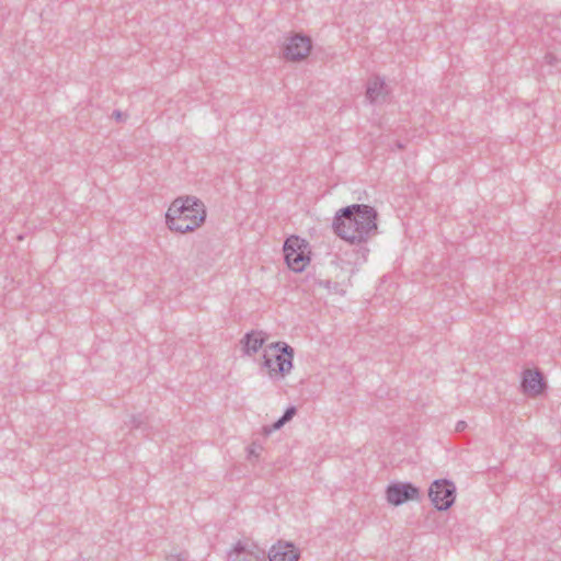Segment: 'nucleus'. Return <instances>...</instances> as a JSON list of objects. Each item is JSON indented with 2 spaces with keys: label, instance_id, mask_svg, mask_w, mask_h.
<instances>
[{
  "label": "nucleus",
  "instance_id": "obj_1",
  "mask_svg": "<svg viewBox=\"0 0 561 561\" xmlns=\"http://www.w3.org/2000/svg\"><path fill=\"white\" fill-rule=\"evenodd\" d=\"M378 211L366 204L339 209L333 218L334 233L351 244H364L378 233Z\"/></svg>",
  "mask_w": 561,
  "mask_h": 561
},
{
  "label": "nucleus",
  "instance_id": "obj_2",
  "mask_svg": "<svg viewBox=\"0 0 561 561\" xmlns=\"http://www.w3.org/2000/svg\"><path fill=\"white\" fill-rule=\"evenodd\" d=\"M205 205L195 196L175 198L165 213L168 228L180 233L194 231L205 222Z\"/></svg>",
  "mask_w": 561,
  "mask_h": 561
},
{
  "label": "nucleus",
  "instance_id": "obj_3",
  "mask_svg": "<svg viewBox=\"0 0 561 561\" xmlns=\"http://www.w3.org/2000/svg\"><path fill=\"white\" fill-rule=\"evenodd\" d=\"M294 348L286 342H273L264 351L261 370L272 380H280L293 369Z\"/></svg>",
  "mask_w": 561,
  "mask_h": 561
},
{
  "label": "nucleus",
  "instance_id": "obj_4",
  "mask_svg": "<svg viewBox=\"0 0 561 561\" xmlns=\"http://www.w3.org/2000/svg\"><path fill=\"white\" fill-rule=\"evenodd\" d=\"M309 244L298 236L286 239L283 252L287 266L295 273L302 272L310 262Z\"/></svg>",
  "mask_w": 561,
  "mask_h": 561
},
{
  "label": "nucleus",
  "instance_id": "obj_5",
  "mask_svg": "<svg viewBox=\"0 0 561 561\" xmlns=\"http://www.w3.org/2000/svg\"><path fill=\"white\" fill-rule=\"evenodd\" d=\"M428 497L438 511H447L456 500V486L447 479L435 480L428 489Z\"/></svg>",
  "mask_w": 561,
  "mask_h": 561
},
{
  "label": "nucleus",
  "instance_id": "obj_6",
  "mask_svg": "<svg viewBox=\"0 0 561 561\" xmlns=\"http://www.w3.org/2000/svg\"><path fill=\"white\" fill-rule=\"evenodd\" d=\"M227 561H266V552L254 541L243 539L228 551Z\"/></svg>",
  "mask_w": 561,
  "mask_h": 561
},
{
  "label": "nucleus",
  "instance_id": "obj_7",
  "mask_svg": "<svg viewBox=\"0 0 561 561\" xmlns=\"http://www.w3.org/2000/svg\"><path fill=\"white\" fill-rule=\"evenodd\" d=\"M387 501L399 506L411 500H419L420 490L411 482H392L386 489Z\"/></svg>",
  "mask_w": 561,
  "mask_h": 561
},
{
  "label": "nucleus",
  "instance_id": "obj_8",
  "mask_svg": "<svg viewBox=\"0 0 561 561\" xmlns=\"http://www.w3.org/2000/svg\"><path fill=\"white\" fill-rule=\"evenodd\" d=\"M311 50V41L305 35L291 36L284 48V56L291 61L305 59Z\"/></svg>",
  "mask_w": 561,
  "mask_h": 561
},
{
  "label": "nucleus",
  "instance_id": "obj_9",
  "mask_svg": "<svg viewBox=\"0 0 561 561\" xmlns=\"http://www.w3.org/2000/svg\"><path fill=\"white\" fill-rule=\"evenodd\" d=\"M546 380L539 369H525L523 373L522 388L524 393L539 396L546 390Z\"/></svg>",
  "mask_w": 561,
  "mask_h": 561
},
{
  "label": "nucleus",
  "instance_id": "obj_10",
  "mask_svg": "<svg viewBox=\"0 0 561 561\" xmlns=\"http://www.w3.org/2000/svg\"><path fill=\"white\" fill-rule=\"evenodd\" d=\"M267 339L263 331H250L244 334L240 343L244 355L252 356L257 353Z\"/></svg>",
  "mask_w": 561,
  "mask_h": 561
},
{
  "label": "nucleus",
  "instance_id": "obj_11",
  "mask_svg": "<svg viewBox=\"0 0 561 561\" xmlns=\"http://www.w3.org/2000/svg\"><path fill=\"white\" fill-rule=\"evenodd\" d=\"M299 558V552L296 550L293 543L278 542L273 546L268 552L270 561H297Z\"/></svg>",
  "mask_w": 561,
  "mask_h": 561
},
{
  "label": "nucleus",
  "instance_id": "obj_12",
  "mask_svg": "<svg viewBox=\"0 0 561 561\" xmlns=\"http://www.w3.org/2000/svg\"><path fill=\"white\" fill-rule=\"evenodd\" d=\"M383 90L385 81L379 77H375L367 82L366 98L370 103H376L382 96Z\"/></svg>",
  "mask_w": 561,
  "mask_h": 561
},
{
  "label": "nucleus",
  "instance_id": "obj_13",
  "mask_svg": "<svg viewBox=\"0 0 561 561\" xmlns=\"http://www.w3.org/2000/svg\"><path fill=\"white\" fill-rule=\"evenodd\" d=\"M147 417L144 414L131 415L129 424L131 428L139 430L146 425Z\"/></svg>",
  "mask_w": 561,
  "mask_h": 561
},
{
  "label": "nucleus",
  "instance_id": "obj_14",
  "mask_svg": "<svg viewBox=\"0 0 561 561\" xmlns=\"http://www.w3.org/2000/svg\"><path fill=\"white\" fill-rule=\"evenodd\" d=\"M262 449H263V448H262V446H261V445H259V444H256V443H252V444L247 448V450H248V458H249L250 460H252V459H257Z\"/></svg>",
  "mask_w": 561,
  "mask_h": 561
},
{
  "label": "nucleus",
  "instance_id": "obj_15",
  "mask_svg": "<svg viewBox=\"0 0 561 561\" xmlns=\"http://www.w3.org/2000/svg\"><path fill=\"white\" fill-rule=\"evenodd\" d=\"M286 423L279 417L277 421H275L271 426H265L264 434L270 435L273 431H277L282 428Z\"/></svg>",
  "mask_w": 561,
  "mask_h": 561
},
{
  "label": "nucleus",
  "instance_id": "obj_16",
  "mask_svg": "<svg viewBox=\"0 0 561 561\" xmlns=\"http://www.w3.org/2000/svg\"><path fill=\"white\" fill-rule=\"evenodd\" d=\"M188 553L186 551H181L175 554H170L165 558V561H187Z\"/></svg>",
  "mask_w": 561,
  "mask_h": 561
},
{
  "label": "nucleus",
  "instance_id": "obj_17",
  "mask_svg": "<svg viewBox=\"0 0 561 561\" xmlns=\"http://www.w3.org/2000/svg\"><path fill=\"white\" fill-rule=\"evenodd\" d=\"M296 413H297L296 407L291 405L285 410L284 414L280 417L285 423H287L295 416Z\"/></svg>",
  "mask_w": 561,
  "mask_h": 561
},
{
  "label": "nucleus",
  "instance_id": "obj_18",
  "mask_svg": "<svg viewBox=\"0 0 561 561\" xmlns=\"http://www.w3.org/2000/svg\"><path fill=\"white\" fill-rule=\"evenodd\" d=\"M318 284L319 286L323 287V288H327L328 290H332V289H335L337 287V284L336 283H332L331 280L329 279H319L318 280Z\"/></svg>",
  "mask_w": 561,
  "mask_h": 561
},
{
  "label": "nucleus",
  "instance_id": "obj_19",
  "mask_svg": "<svg viewBox=\"0 0 561 561\" xmlns=\"http://www.w3.org/2000/svg\"><path fill=\"white\" fill-rule=\"evenodd\" d=\"M467 427V423L465 421H458L456 424V432H462Z\"/></svg>",
  "mask_w": 561,
  "mask_h": 561
},
{
  "label": "nucleus",
  "instance_id": "obj_20",
  "mask_svg": "<svg viewBox=\"0 0 561 561\" xmlns=\"http://www.w3.org/2000/svg\"><path fill=\"white\" fill-rule=\"evenodd\" d=\"M360 252H362V255H363L364 261H366V259H367V254L369 253V249H368V248H366V247H362V248H360Z\"/></svg>",
  "mask_w": 561,
  "mask_h": 561
},
{
  "label": "nucleus",
  "instance_id": "obj_21",
  "mask_svg": "<svg viewBox=\"0 0 561 561\" xmlns=\"http://www.w3.org/2000/svg\"><path fill=\"white\" fill-rule=\"evenodd\" d=\"M546 59H547V62L550 65H553V62L556 61V57L552 56L551 54H547Z\"/></svg>",
  "mask_w": 561,
  "mask_h": 561
},
{
  "label": "nucleus",
  "instance_id": "obj_22",
  "mask_svg": "<svg viewBox=\"0 0 561 561\" xmlns=\"http://www.w3.org/2000/svg\"><path fill=\"white\" fill-rule=\"evenodd\" d=\"M113 116L117 119V121H122V117H123V113L118 110L114 111L113 112Z\"/></svg>",
  "mask_w": 561,
  "mask_h": 561
}]
</instances>
